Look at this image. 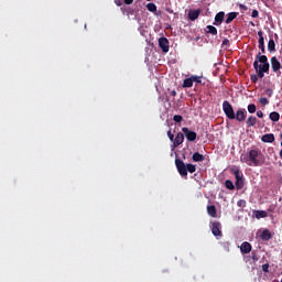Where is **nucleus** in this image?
Returning a JSON list of instances; mask_svg holds the SVG:
<instances>
[{
    "mask_svg": "<svg viewBox=\"0 0 282 282\" xmlns=\"http://www.w3.org/2000/svg\"><path fill=\"white\" fill-rule=\"evenodd\" d=\"M175 166L180 176L185 180H188V173H195V171H197V166L191 163L185 164L181 159H175Z\"/></svg>",
    "mask_w": 282,
    "mask_h": 282,
    "instance_id": "f257e3e1",
    "label": "nucleus"
},
{
    "mask_svg": "<svg viewBox=\"0 0 282 282\" xmlns=\"http://www.w3.org/2000/svg\"><path fill=\"white\" fill-rule=\"evenodd\" d=\"M249 166H261L263 164V153L259 149L249 151Z\"/></svg>",
    "mask_w": 282,
    "mask_h": 282,
    "instance_id": "f03ea898",
    "label": "nucleus"
},
{
    "mask_svg": "<svg viewBox=\"0 0 282 282\" xmlns=\"http://www.w3.org/2000/svg\"><path fill=\"white\" fill-rule=\"evenodd\" d=\"M256 61L258 62V68L264 72V74H270V62H268V56L258 53Z\"/></svg>",
    "mask_w": 282,
    "mask_h": 282,
    "instance_id": "7ed1b4c3",
    "label": "nucleus"
},
{
    "mask_svg": "<svg viewBox=\"0 0 282 282\" xmlns=\"http://www.w3.org/2000/svg\"><path fill=\"white\" fill-rule=\"evenodd\" d=\"M230 172L232 175H235L237 191H241L245 186L243 174L241 173V170H239V167H232Z\"/></svg>",
    "mask_w": 282,
    "mask_h": 282,
    "instance_id": "20e7f679",
    "label": "nucleus"
},
{
    "mask_svg": "<svg viewBox=\"0 0 282 282\" xmlns=\"http://www.w3.org/2000/svg\"><path fill=\"white\" fill-rule=\"evenodd\" d=\"M223 110H224L225 116L229 120H235V109L232 108V105H230V101L225 100L223 102Z\"/></svg>",
    "mask_w": 282,
    "mask_h": 282,
    "instance_id": "39448f33",
    "label": "nucleus"
},
{
    "mask_svg": "<svg viewBox=\"0 0 282 282\" xmlns=\"http://www.w3.org/2000/svg\"><path fill=\"white\" fill-rule=\"evenodd\" d=\"M182 131L188 142H195L197 140V132L189 130L188 128H182Z\"/></svg>",
    "mask_w": 282,
    "mask_h": 282,
    "instance_id": "423d86ee",
    "label": "nucleus"
},
{
    "mask_svg": "<svg viewBox=\"0 0 282 282\" xmlns=\"http://www.w3.org/2000/svg\"><path fill=\"white\" fill-rule=\"evenodd\" d=\"M212 232L214 237H221V223L219 221L212 223Z\"/></svg>",
    "mask_w": 282,
    "mask_h": 282,
    "instance_id": "0eeeda50",
    "label": "nucleus"
},
{
    "mask_svg": "<svg viewBox=\"0 0 282 282\" xmlns=\"http://www.w3.org/2000/svg\"><path fill=\"white\" fill-rule=\"evenodd\" d=\"M159 46L161 47L162 52L164 54L169 53L170 46H169V39L166 37H160L159 39Z\"/></svg>",
    "mask_w": 282,
    "mask_h": 282,
    "instance_id": "6e6552de",
    "label": "nucleus"
},
{
    "mask_svg": "<svg viewBox=\"0 0 282 282\" xmlns=\"http://www.w3.org/2000/svg\"><path fill=\"white\" fill-rule=\"evenodd\" d=\"M247 117H248V111H246V109H239L235 115V120H237L238 122H243Z\"/></svg>",
    "mask_w": 282,
    "mask_h": 282,
    "instance_id": "1a4fd4ad",
    "label": "nucleus"
},
{
    "mask_svg": "<svg viewBox=\"0 0 282 282\" xmlns=\"http://www.w3.org/2000/svg\"><path fill=\"white\" fill-rule=\"evenodd\" d=\"M258 36H259L258 47H259V50H261L262 54H265V41H264V37H263V31H259Z\"/></svg>",
    "mask_w": 282,
    "mask_h": 282,
    "instance_id": "9d476101",
    "label": "nucleus"
},
{
    "mask_svg": "<svg viewBox=\"0 0 282 282\" xmlns=\"http://www.w3.org/2000/svg\"><path fill=\"white\" fill-rule=\"evenodd\" d=\"M271 67H272V72H274V74H276L278 72L281 70V62H279V59L276 58V56L271 57Z\"/></svg>",
    "mask_w": 282,
    "mask_h": 282,
    "instance_id": "9b49d317",
    "label": "nucleus"
},
{
    "mask_svg": "<svg viewBox=\"0 0 282 282\" xmlns=\"http://www.w3.org/2000/svg\"><path fill=\"white\" fill-rule=\"evenodd\" d=\"M240 252L241 254H250V252H252V245L248 241L242 242L240 246Z\"/></svg>",
    "mask_w": 282,
    "mask_h": 282,
    "instance_id": "f8f14e48",
    "label": "nucleus"
},
{
    "mask_svg": "<svg viewBox=\"0 0 282 282\" xmlns=\"http://www.w3.org/2000/svg\"><path fill=\"white\" fill-rule=\"evenodd\" d=\"M184 142V133L178 132L173 141V149H177Z\"/></svg>",
    "mask_w": 282,
    "mask_h": 282,
    "instance_id": "ddd939ff",
    "label": "nucleus"
},
{
    "mask_svg": "<svg viewBox=\"0 0 282 282\" xmlns=\"http://www.w3.org/2000/svg\"><path fill=\"white\" fill-rule=\"evenodd\" d=\"M199 14H202V10H189L188 12V19L189 21H196V19H199Z\"/></svg>",
    "mask_w": 282,
    "mask_h": 282,
    "instance_id": "4468645a",
    "label": "nucleus"
},
{
    "mask_svg": "<svg viewBox=\"0 0 282 282\" xmlns=\"http://www.w3.org/2000/svg\"><path fill=\"white\" fill-rule=\"evenodd\" d=\"M224 17H226V13H224V11L218 12L215 15V23H214V25H221L224 23Z\"/></svg>",
    "mask_w": 282,
    "mask_h": 282,
    "instance_id": "2eb2a0df",
    "label": "nucleus"
},
{
    "mask_svg": "<svg viewBox=\"0 0 282 282\" xmlns=\"http://www.w3.org/2000/svg\"><path fill=\"white\" fill-rule=\"evenodd\" d=\"M253 68L256 70V74L258 78H263L265 76V73L259 67V62L254 61L253 62Z\"/></svg>",
    "mask_w": 282,
    "mask_h": 282,
    "instance_id": "dca6fc26",
    "label": "nucleus"
},
{
    "mask_svg": "<svg viewBox=\"0 0 282 282\" xmlns=\"http://www.w3.org/2000/svg\"><path fill=\"white\" fill-rule=\"evenodd\" d=\"M274 140H275V138H274L273 133L263 134L262 138H261V141L265 142L268 144H272V142H274Z\"/></svg>",
    "mask_w": 282,
    "mask_h": 282,
    "instance_id": "f3484780",
    "label": "nucleus"
},
{
    "mask_svg": "<svg viewBox=\"0 0 282 282\" xmlns=\"http://www.w3.org/2000/svg\"><path fill=\"white\" fill-rule=\"evenodd\" d=\"M260 238L262 239V241H270V239H272V232H270L269 229H264Z\"/></svg>",
    "mask_w": 282,
    "mask_h": 282,
    "instance_id": "a211bd4d",
    "label": "nucleus"
},
{
    "mask_svg": "<svg viewBox=\"0 0 282 282\" xmlns=\"http://www.w3.org/2000/svg\"><path fill=\"white\" fill-rule=\"evenodd\" d=\"M253 215H254L256 219H265V217H268V212H265V210H254Z\"/></svg>",
    "mask_w": 282,
    "mask_h": 282,
    "instance_id": "6ab92c4d",
    "label": "nucleus"
},
{
    "mask_svg": "<svg viewBox=\"0 0 282 282\" xmlns=\"http://www.w3.org/2000/svg\"><path fill=\"white\" fill-rule=\"evenodd\" d=\"M207 214L209 215V217H217V207H215V205H208Z\"/></svg>",
    "mask_w": 282,
    "mask_h": 282,
    "instance_id": "aec40b11",
    "label": "nucleus"
},
{
    "mask_svg": "<svg viewBox=\"0 0 282 282\" xmlns=\"http://www.w3.org/2000/svg\"><path fill=\"white\" fill-rule=\"evenodd\" d=\"M239 17V13L237 12H230L227 14V19L225 20V23L229 25V23L236 18Z\"/></svg>",
    "mask_w": 282,
    "mask_h": 282,
    "instance_id": "412c9836",
    "label": "nucleus"
},
{
    "mask_svg": "<svg viewBox=\"0 0 282 282\" xmlns=\"http://www.w3.org/2000/svg\"><path fill=\"white\" fill-rule=\"evenodd\" d=\"M204 155L199 152H195L192 156L193 162H204Z\"/></svg>",
    "mask_w": 282,
    "mask_h": 282,
    "instance_id": "4be33fe9",
    "label": "nucleus"
},
{
    "mask_svg": "<svg viewBox=\"0 0 282 282\" xmlns=\"http://www.w3.org/2000/svg\"><path fill=\"white\" fill-rule=\"evenodd\" d=\"M206 33L212 34L213 36H217V28H215L214 25H207Z\"/></svg>",
    "mask_w": 282,
    "mask_h": 282,
    "instance_id": "5701e85b",
    "label": "nucleus"
},
{
    "mask_svg": "<svg viewBox=\"0 0 282 282\" xmlns=\"http://www.w3.org/2000/svg\"><path fill=\"white\" fill-rule=\"evenodd\" d=\"M270 120H272V122H279V120L281 119V115H279V112L273 111L269 115Z\"/></svg>",
    "mask_w": 282,
    "mask_h": 282,
    "instance_id": "b1692460",
    "label": "nucleus"
},
{
    "mask_svg": "<svg viewBox=\"0 0 282 282\" xmlns=\"http://www.w3.org/2000/svg\"><path fill=\"white\" fill-rule=\"evenodd\" d=\"M268 51L269 52H276V43H274V40H269L268 42Z\"/></svg>",
    "mask_w": 282,
    "mask_h": 282,
    "instance_id": "393cba45",
    "label": "nucleus"
},
{
    "mask_svg": "<svg viewBox=\"0 0 282 282\" xmlns=\"http://www.w3.org/2000/svg\"><path fill=\"white\" fill-rule=\"evenodd\" d=\"M193 77H188L186 79H184L183 82V87L186 89V88H191L193 87Z\"/></svg>",
    "mask_w": 282,
    "mask_h": 282,
    "instance_id": "a878e982",
    "label": "nucleus"
},
{
    "mask_svg": "<svg viewBox=\"0 0 282 282\" xmlns=\"http://www.w3.org/2000/svg\"><path fill=\"white\" fill-rule=\"evenodd\" d=\"M254 124H257V117L250 116L247 119V127H254Z\"/></svg>",
    "mask_w": 282,
    "mask_h": 282,
    "instance_id": "bb28decb",
    "label": "nucleus"
},
{
    "mask_svg": "<svg viewBox=\"0 0 282 282\" xmlns=\"http://www.w3.org/2000/svg\"><path fill=\"white\" fill-rule=\"evenodd\" d=\"M240 162H242L243 164H250V154H241L240 155Z\"/></svg>",
    "mask_w": 282,
    "mask_h": 282,
    "instance_id": "cd10ccee",
    "label": "nucleus"
},
{
    "mask_svg": "<svg viewBox=\"0 0 282 282\" xmlns=\"http://www.w3.org/2000/svg\"><path fill=\"white\" fill-rule=\"evenodd\" d=\"M147 10H149V12H158V6H155L153 2H150L147 4Z\"/></svg>",
    "mask_w": 282,
    "mask_h": 282,
    "instance_id": "c85d7f7f",
    "label": "nucleus"
},
{
    "mask_svg": "<svg viewBox=\"0 0 282 282\" xmlns=\"http://www.w3.org/2000/svg\"><path fill=\"white\" fill-rule=\"evenodd\" d=\"M221 248H224L225 252H230V241L220 242Z\"/></svg>",
    "mask_w": 282,
    "mask_h": 282,
    "instance_id": "c756f323",
    "label": "nucleus"
},
{
    "mask_svg": "<svg viewBox=\"0 0 282 282\" xmlns=\"http://www.w3.org/2000/svg\"><path fill=\"white\" fill-rule=\"evenodd\" d=\"M225 186L228 191H235V184L230 180L225 181Z\"/></svg>",
    "mask_w": 282,
    "mask_h": 282,
    "instance_id": "7c9ffc66",
    "label": "nucleus"
},
{
    "mask_svg": "<svg viewBox=\"0 0 282 282\" xmlns=\"http://www.w3.org/2000/svg\"><path fill=\"white\" fill-rule=\"evenodd\" d=\"M247 109L249 113H254L257 111V106L254 104H250Z\"/></svg>",
    "mask_w": 282,
    "mask_h": 282,
    "instance_id": "2f4dec72",
    "label": "nucleus"
},
{
    "mask_svg": "<svg viewBox=\"0 0 282 282\" xmlns=\"http://www.w3.org/2000/svg\"><path fill=\"white\" fill-rule=\"evenodd\" d=\"M192 80H193V83H198V84L200 85V83H202V76L192 75Z\"/></svg>",
    "mask_w": 282,
    "mask_h": 282,
    "instance_id": "473e14b6",
    "label": "nucleus"
},
{
    "mask_svg": "<svg viewBox=\"0 0 282 282\" xmlns=\"http://www.w3.org/2000/svg\"><path fill=\"white\" fill-rule=\"evenodd\" d=\"M250 80H251V83H254V84L259 83V77H258V75H257V74H252V75L250 76Z\"/></svg>",
    "mask_w": 282,
    "mask_h": 282,
    "instance_id": "72a5a7b5",
    "label": "nucleus"
},
{
    "mask_svg": "<svg viewBox=\"0 0 282 282\" xmlns=\"http://www.w3.org/2000/svg\"><path fill=\"white\" fill-rule=\"evenodd\" d=\"M174 122H182L184 120V117H182L181 115H175L173 117Z\"/></svg>",
    "mask_w": 282,
    "mask_h": 282,
    "instance_id": "f704fd0d",
    "label": "nucleus"
},
{
    "mask_svg": "<svg viewBox=\"0 0 282 282\" xmlns=\"http://www.w3.org/2000/svg\"><path fill=\"white\" fill-rule=\"evenodd\" d=\"M251 259L254 262L259 261V254L257 253V251H252L251 252Z\"/></svg>",
    "mask_w": 282,
    "mask_h": 282,
    "instance_id": "c9c22d12",
    "label": "nucleus"
},
{
    "mask_svg": "<svg viewBox=\"0 0 282 282\" xmlns=\"http://www.w3.org/2000/svg\"><path fill=\"white\" fill-rule=\"evenodd\" d=\"M237 206H239V208H246V199L238 200Z\"/></svg>",
    "mask_w": 282,
    "mask_h": 282,
    "instance_id": "e433bc0d",
    "label": "nucleus"
},
{
    "mask_svg": "<svg viewBox=\"0 0 282 282\" xmlns=\"http://www.w3.org/2000/svg\"><path fill=\"white\" fill-rule=\"evenodd\" d=\"M167 138L170 139L171 142H174V140H175V135L173 134V132L171 130L167 131Z\"/></svg>",
    "mask_w": 282,
    "mask_h": 282,
    "instance_id": "4c0bfd02",
    "label": "nucleus"
},
{
    "mask_svg": "<svg viewBox=\"0 0 282 282\" xmlns=\"http://www.w3.org/2000/svg\"><path fill=\"white\" fill-rule=\"evenodd\" d=\"M259 102L262 104L263 106H265V105H268L270 101L268 100V98L261 97V98L259 99Z\"/></svg>",
    "mask_w": 282,
    "mask_h": 282,
    "instance_id": "58836bf2",
    "label": "nucleus"
},
{
    "mask_svg": "<svg viewBox=\"0 0 282 282\" xmlns=\"http://www.w3.org/2000/svg\"><path fill=\"white\" fill-rule=\"evenodd\" d=\"M251 17H252V19H258L259 18V11L257 9L252 10Z\"/></svg>",
    "mask_w": 282,
    "mask_h": 282,
    "instance_id": "ea45409f",
    "label": "nucleus"
},
{
    "mask_svg": "<svg viewBox=\"0 0 282 282\" xmlns=\"http://www.w3.org/2000/svg\"><path fill=\"white\" fill-rule=\"evenodd\" d=\"M272 94H274V91L271 88H268L265 90V96H268L269 98H272Z\"/></svg>",
    "mask_w": 282,
    "mask_h": 282,
    "instance_id": "a19ab883",
    "label": "nucleus"
},
{
    "mask_svg": "<svg viewBox=\"0 0 282 282\" xmlns=\"http://www.w3.org/2000/svg\"><path fill=\"white\" fill-rule=\"evenodd\" d=\"M262 271L270 272V264L269 263L262 264Z\"/></svg>",
    "mask_w": 282,
    "mask_h": 282,
    "instance_id": "79ce46f5",
    "label": "nucleus"
},
{
    "mask_svg": "<svg viewBox=\"0 0 282 282\" xmlns=\"http://www.w3.org/2000/svg\"><path fill=\"white\" fill-rule=\"evenodd\" d=\"M240 10H243L245 12L248 10V7L245 4H239Z\"/></svg>",
    "mask_w": 282,
    "mask_h": 282,
    "instance_id": "37998d69",
    "label": "nucleus"
},
{
    "mask_svg": "<svg viewBox=\"0 0 282 282\" xmlns=\"http://www.w3.org/2000/svg\"><path fill=\"white\" fill-rule=\"evenodd\" d=\"M121 12H122L123 14H128V15L131 14V12H130L129 10H124V8H121Z\"/></svg>",
    "mask_w": 282,
    "mask_h": 282,
    "instance_id": "c03bdc74",
    "label": "nucleus"
},
{
    "mask_svg": "<svg viewBox=\"0 0 282 282\" xmlns=\"http://www.w3.org/2000/svg\"><path fill=\"white\" fill-rule=\"evenodd\" d=\"M223 45H230V40L229 39H225L223 41Z\"/></svg>",
    "mask_w": 282,
    "mask_h": 282,
    "instance_id": "a18cd8bd",
    "label": "nucleus"
},
{
    "mask_svg": "<svg viewBox=\"0 0 282 282\" xmlns=\"http://www.w3.org/2000/svg\"><path fill=\"white\" fill-rule=\"evenodd\" d=\"M257 116H258V118H263V111L258 110V111H257Z\"/></svg>",
    "mask_w": 282,
    "mask_h": 282,
    "instance_id": "49530a36",
    "label": "nucleus"
},
{
    "mask_svg": "<svg viewBox=\"0 0 282 282\" xmlns=\"http://www.w3.org/2000/svg\"><path fill=\"white\" fill-rule=\"evenodd\" d=\"M170 96H173V98H175V96H177V91L171 90V91H170Z\"/></svg>",
    "mask_w": 282,
    "mask_h": 282,
    "instance_id": "de8ad7c7",
    "label": "nucleus"
},
{
    "mask_svg": "<svg viewBox=\"0 0 282 282\" xmlns=\"http://www.w3.org/2000/svg\"><path fill=\"white\" fill-rule=\"evenodd\" d=\"M126 6H131V3H133V0H123Z\"/></svg>",
    "mask_w": 282,
    "mask_h": 282,
    "instance_id": "09e8293b",
    "label": "nucleus"
},
{
    "mask_svg": "<svg viewBox=\"0 0 282 282\" xmlns=\"http://www.w3.org/2000/svg\"><path fill=\"white\" fill-rule=\"evenodd\" d=\"M116 6L120 7L122 6V0H115Z\"/></svg>",
    "mask_w": 282,
    "mask_h": 282,
    "instance_id": "8fccbe9b",
    "label": "nucleus"
},
{
    "mask_svg": "<svg viewBox=\"0 0 282 282\" xmlns=\"http://www.w3.org/2000/svg\"><path fill=\"white\" fill-rule=\"evenodd\" d=\"M147 1H151V0H147Z\"/></svg>",
    "mask_w": 282,
    "mask_h": 282,
    "instance_id": "3c124183",
    "label": "nucleus"
}]
</instances>
